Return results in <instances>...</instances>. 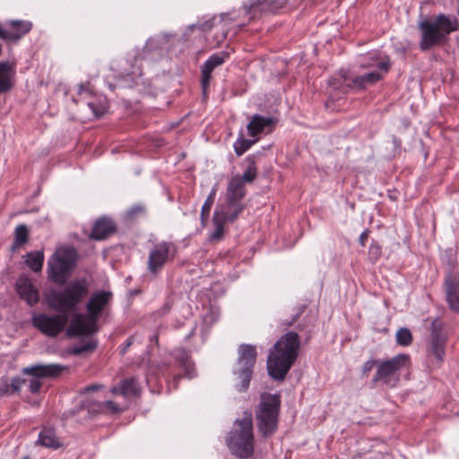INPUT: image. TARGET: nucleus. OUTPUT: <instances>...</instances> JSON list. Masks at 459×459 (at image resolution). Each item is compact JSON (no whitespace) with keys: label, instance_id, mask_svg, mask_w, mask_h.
<instances>
[{"label":"nucleus","instance_id":"f257e3e1","mask_svg":"<svg viewBox=\"0 0 459 459\" xmlns=\"http://www.w3.org/2000/svg\"><path fill=\"white\" fill-rule=\"evenodd\" d=\"M90 283L85 278L70 281L60 290H51L48 306L59 312L53 316L39 314L32 317V325L48 337H56L61 333L68 322L67 312L74 311L87 297Z\"/></svg>","mask_w":459,"mask_h":459},{"label":"nucleus","instance_id":"f03ea898","mask_svg":"<svg viewBox=\"0 0 459 459\" xmlns=\"http://www.w3.org/2000/svg\"><path fill=\"white\" fill-rule=\"evenodd\" d=\"M300 350V337L295 332L281 335L269 350L267 356L268 375L282 381L296 362Z\"/></svg>","mask_w":459,"mask_h":459},{"label":"nucleus","instance_id":"7ed1b4c3","mask_svg":"<svg viewBox=\"0 0 459 459\" xmlns=\"http://www.w3.org/2000/svg\"><path fill=\"white\" fill-rule=\"evenodd\" d=\"M418 28L421 34L420 48L426 51L444 42L450 33L456 31L459 22L455 17L441 13L431 20H421Z\"/></svg>","mask_w":459,"mask_h":459},{"label":"nucleus","instance_id":"20e7f679","mask_svg":"<svg viewBox=\"0 0 459 459\" xmlns=\"http://www.w3.org/2000/svg\"><path fill=\"white\" fill-rule=\"evenodd\" d=\"M227 445L232 454L240 458H248L254 453L255 438L253 433V418L250 412L245 411L242 419L234 422L229 434Z\"/></svg>","mask_w":459,"mask_h":459},{"label":"nucleus","instance_id":"39448f33","mask_svg":"<svg viewBox=\"0 0 459 459\" xmlns=\"http://www.w3.org/2000/svg\"><path fill=\"white\" fill-rule=\"evenodd\" d=\"M280 409V395L269 393H263L260 395L255 418L257 429L264 437H270L276 431Z\"/></svg>","mask_w":459,"mask_h":459},{"label":"nucleus","instance_id":"423d86ee","mask_svg":"<svg viewBox=\"0 0 459 459\" xmlns=\"http://www.w3.org/2000/svg\"><path fill=\"white\" fill-rule=\"evenodd\" d=\"M256 348L251 344H241L238 349V359L233 374L239 380L235 385L238 392L247 390L253 375V368L256 361Z\"/></svg>","mask_w":459,"mask_h":459},{"label":"nucleus","instance_id":"0eeeda50","mask_svg":"<svg viewBox=\"0 0 459 459\" xmlns=\"http://www.w3.org/2000/svg\"><path fill=\"white\" fill-rule=\"evenodd\" d=\"M75 256L74 248H57L48 261V278L57 284H64L74 265Z\"/></svg>","mask_w":459,"mask_h":459},{"label":"nucleus","instance_id":"6e6552de","mask_svg":"<svg viewBox=\"0 0 459 459\" xmlns=\"http://www.w3.org/2000/svg\"><path fill=\"white\" fill-rule=\"evenodd\" d=\"M176 247L170 242H160L155 245L149 252L147 269L152 275H157L165 264L173 260Z\"/></svg>","mask_w":459,"mask_h":459},{"label":"nucleus","instance_id":"1a4fd4ad","mask_svg":"<svg viewBox=\"0 0 459 459\" xmlns=\"http://www.w3.org/2000/svg\"><path fill=\"white\" fill-rule=\"evenodd\" d=\"M410 362V357L406 354H399L391 359L382 361L377 365V373L373 378L374 382L382 381L390 384L393 377L405 368Z\"/></svg>","mask_w":459,"mask_h":459},{"label":"nucleus","instance_id":"9d476101","mask_svg":"<svg viewBox=\"0 0 459 459\" xmlns=\"http://www.w3.org/2000/svg\"><path fill=\"white\" fill-rule=\"evenodd\" d=\"M97 322L89 314L76 313L70 321L66 334L70 337L93 334L98 331Z\"/></svg>","mask_w":459,"mask_h":459},{"label":"nucleus","instance_id":"9b49d317","mask_svg":"<svg viewBox=\"0 0 459 459\" xmlns=\"http://www.w3.org/2000/svg\"><path fill=\"white\" fill-rule=\"evenodd\" d=\"M230 57V54L226 51H221L219 53H215L212 55L204 64L202 67V88L204 93H206V91L210 85V81L212 78V71L224 64V62Z\"/></svg>","mask_w":459,"mask_h":459},{"label":"nucleus","instance_id":"f8f14e48","mask_svg":"<svg viewBox=\"0 0 459 459\" xmlns=\"http://www.w3.org/2000/svg\"><path fill=\"white\" fill-rule=\"evenodd\" d=\"M111 297L112 294L108 291L100 290L94 292L86 305L88 314L98 321L100 315L108 305Z\"/></svg>","mask_w":459,"mask_h":459},{"label":"nucleus","instance_id":"ddd939ff","mask_svg":"<svg viewBox=\"0 0 459 459\" xmlns=\"http://www.w3.org/2000/svg\"><path fill=\"white\" fill-rule=\"evenodd\" d=\"M444 288L449 308L459 314V281L451 273H448L444 281Z\"/></svg>","mask_w":459,"mask_h":459},{"label":"nucleus","instance_id":"4468645a","mask_svg":"<svg viewBox=\"0 0 459 459\" xmlns=\"http://www.w3.org/2000/svg\"><path fill=\"white\" fill-rule=\"evenodd\" d=\"M65 369V367L60 364H39L27 367L22 369V373L29 376L39 377H56Z\"/></svg>","mask_w":459,"mask_h":459},{"label":"nucleus","instance_id":"2eb2a0df","mask_svg":"<svg viewBox=\"0 0 459 459\" xmlns=\"http://www.w3.org/2000/svg\"><path fill=\"white\" fill-rule=\"evenodd\" d=\"M246 195V187L240 175L233 176L228 183L226 189V203L228 204H241Z\"/></svg>","mask_w":459,"mask_h":459},{"label":"nucleus","instance_id":"dca6fc26","mask_svg":"<svg viewBox=\"0 0 459 459\" xmlns=\"http://www.w3.org/2000/svg\"><path fill=\"white\" fill-rule=\"evenodd\" d=\"M16 290L22 299L28 305L34 306L39 300V294L37 288L27 277H20L16 282Z\"/></svg>","mask_w":459,"mask_h":459},{"label":"nucleus","instance_id":"f3484780","mask_svg":"<svg viewBox=\"0 0 459 459\" xmlns=\"http://www.w3.org/2000/svg\"><path fill=\"white\" fill-rule=\"evenodd\" d=\"M117 230L115 222L108 217L99 218L92 225L90 238L103 240L114 234Z\"/></svg>","mask_w":459,"mask_h":459},{"label":"nucleus","instance_id":"a211bd4d","mask_svg":"<svg viewBox=\"0 0 459 459\" xmlns=\"http://www.w3.org/2000/svg\"><path fill=\"white\" fill-rule=\"evenodd\" d=\"M226 222L227 212L225 211V207L217 208L212 217L214 230L210 235L211 241H220L222 239Z\"/></svg>","mask_w":459,"mask_h":459},{"label":"nucleus","instance_id":"6ab92c4d","mask_svg":"<svg viewBox=\"0 0 459 459\" xmlns=\"http://www.w3.org/2000/svg\"><path fill=\"white\" fill-rule=\"evenodd\" d=\"M275 122H276V119H274L272 117H264L259 115H255L251 118V121L247 125V128L248 134L251 136H255L258 134L264 132L265 128L272 127Z\"/></svg>","mask_w":459,"mask_h":459},{"label":"nucleus","instance_id":"aec40b11","mask_svg":"<svg viewBox=\"0 0 459 459\" xmlns=\"http://www.w3.org/2000/svg\"><path fill=\"white\" fill-rule=\"evenodd\" d=\"M174 357L178 364V367L184 369L185 377L192 378L195 376V366L190 360V354L185 349H176L174 351Z\"/></svg>","mask_w":459,"mask_h":459},{"label":"nucleus","instance_id":"412c9836","mask_svg":"<svg viewBox=\"0 0 459 459\" xmlns=\"http://www.w3.org/2000/svg\"><path fill=\"white\" fill-rule=\"evenodd\" d=\"M382 79V74L378 72H370L366 74L356 76L352 79L351 83L348 82L347 85L356 89H365L369 85L377 83Z\"/></svg>","mask_w":459,"mask_h":459},{"label":"nucleus","instance_id":"4be33fe9","mask_svg":"<svg viewBox=\"0 0 459 459\" xmlns=\"http://www.w3.org/2000/svg\"><path fill=\"white\" fill-rule=\"evenodd\" d=\"M36 443L39 446L54 449L61 446V443L59 442L55 430L49 428H45L39 432V438Z\"/></svg>","mask_w":459,"mask_h":459},{"label":"nucleus","instance_id":"5701e85b","mask_svg":"<svg viewBox=\"0 0 459 459\" xmlns=\"http://www.w3.org/2000/svg\"><path fill=\"white\" fill-rule=\"evenodd\" d=\"M13 71L6 63H0V94L8 91L13 87Z\"/></svg>","mask_w":459,"mask_h":459},{"label":"nucleus","instance_id":"b1692460","mask_svg":"<svg viewBox=\"0 0 459 459\" xmlns=\"http://www.w3.org/2000/svg\"><path fill=\"white\" fill-rule=\"evenodd\" d=\"M87 106L91 110L92 117L98 118L107 112L108 101L103 96L94 95L87 100Z\"/></svg>","mask_w":459,"mask_h":459},{"label":"nucleus","instance_id":"393cba45","mask_svg":"<svg viewBox=\"0 0 459 459\" xmlns=\"http://www.w3.org/2000/svg\"><path fill=\"white\" fill-rule=\"evenodd\" d=\"M43 263V250L30 252L26 255L25 264L30 269H31L35 273H39L42 270Z\"/></svg>","mask_w":459,"mask_h":459},{"label":"nucleus","instance_id":"a878e982","mask_svg":"<svg viewBox=\"0 0 459 459\" xmlns=\"http://www.w3.org/2000/svg\"><path fill=\"white\" fill-rule=\"evenodd\" d=\"M446 338L430 339L429 352L433 355L438 362H442L445 355Z\"/></svg>","mask_w":459,"mask_h":459},{"label":"nucleus","instance_id":"bb28decb","mask_svg":"<svg viewBox=\"0 0 459 459\" xmlns=\"http://www.w3.org/2000/svg\"><path fill=\"white\" fill-rule=\"evenodd\" d=\"M122 390L121 395L125 398L135 396L140 392L138 382L134 378H128L121 381Z\"/></svg>","mask_w":459,"mask_h":459},{"label":"nucleus","instance_id":"cd10ccee","mask_svg":"<svg viewBox=\"0 0 459 459\" xmlns=\"http://www.w3.org/2000/svg\"><path fill=\"white\" fill-rule=\"evenodd\" d=\"M29 239V230L28 228L23 225H18L14 231V240L13 244V249L25 244Z\"/></svg>","mask_w":459,"mask_h":459},{"label":"nucleus","instance_id":"c85d7f7f","mask_svg":"<svg viewBox=\"0 0 459 459\" xmlns=\"http://www.w3.org/2000/svg\"><path fill=\"white\" fill-rule=\"evenodd\" d=\"M216 191H217L216 187L212 188L211 193L207 196L204 204H203L202 211H201V221L204 224L205 223L206 220L209 217L211 208L215 200Z\"/></svg>","mask_w":459,"mask_h":459},{"label":"nucleus","instance_id":"c756f323","mask_svg":"<svg viewBox=\"0 0 459 459\" xmlns=\"http://www.w3.org/2000/svg\"><path fill=\"white\" fill-rule=\"evenodd\" d=\"M428 321H430V339L446 338L445 334H443V323L439 318H428L426 319V322Z\"/></svg>","mask_w":459,"mask_h":459},{"label":"nucleus","instance_id":"7c9ffc66","mask_svg":"<svg viewBox=\"0 0 459 459\" xmlns=\"http://www.w3.org/2000/svg\"><path fill=\"white\" fill-rule=\"evenodd\" d=\"M221 207H225V211L227 212V221H234L239 213L245 209V205L243 204H228L226 203V204Z\"/></svg>","mask_w":459,"mask_h":459},{"label":"nucleus","instance_id":"2f4dec72","mask_svg":"<svg viewBox=\"0 0 459 459\" xmlns=\"http://www.w3.org/2000/svg\"><path fill=\"white\" fill-rule=\"evenodd\" d=\"M397 344L409 346L412 342V334L408 328H400L395 334Z\"/></svg>","mask_w":459,"mask_h":459},{"label":"nucleus","instance_id":"473e14b6","mask_svg":"<svg viewBox=\"0 0 459 459\" xmlns=\"http://www.w3.org/2000/svg\"><path fill=\"white\" fill-rule=\"evenodd\" d=\"M97 347V342L94 340H88L86 342H82V343L75 345L72 348V353L75 355H80L83 352L92 351Z\"/></svg>","mask_w":459,"mask_h":459},{"label":"nucleus","instance_id":"72a5a7b5","mask_svg":"<svg viewBox=\"0 0 459 459\" xmlns=\"http://www.w3.org/2000/svg\"><path fill=\"white\" fill-rule=\"evenodd\" d=\"M255 141L245 139L241 134L234 143V150L238 156H241L246 152Z\"/></svg>","mask_w":459,"mask_h":459},{"label":"nucleus","instance_id":"f704fd0d","mask_svg":"<svg viewBox=\"0 0 459 459\" xmlns=\"http://www.w3.org/2000/svg\"><path fill=\"white\" fill-rule=\"evenodd\" d=\"M257 176V169L253 160H251L247 169H245L244 173L240 175V178H242L243 183H252Z\"/></svg>","mask_w":459,"mask_h":459},{"label":"nucleus","instance_id":"c9c22d12","mask_svg":"<svg viewBox=\"0 0 459 459\" xmlns=\"http://www.w3.org/2000/svg\"><path fill=\"white\" fill-rule=\"evenodd\" d=\"M121 410L120 406L113 401H105L98 403V411L100 412L117 413Z\"/></svg>","mask_w":459,"mask_h":459},{"label":"nucleus","instance_id":"e433bc0d","mask_svg":"<svg viewBox=\"0 0 459 459\" xmlns=\"http://www.w3.org/2000/svg\"><path fill=\"white\" fill-rule=\"evenodd\" d=\"M77 95L81 100H88L95 94H93V91L91 89V83L87 82L79 84Z\"/></svg>","mask_w":459,"mask_h":459},{"label":"nucleus","instance_id":"4c0bfd02","mask_svg":"<svg viewBox=\"0 0 459 459\" xmlns=\"http://www.w3.org/2000/svg\"><path fill=\"white\" fill-rule=\"evenodd\" d=\"M389 62H380L376 64L375 61L368 62V63H361L360 66L363 68H369V67H377L380 70H383L384 72H387L389 69Z\"/></svg>","mask_w":459,"mask_h":459},{"label":"nucleus","instance_id":"58836bf2","mask_svg":"<svg viewBox=\"0 0 459 459\" xmlns=\"http://www.w3.org/2000/svg\"><path fill=\"white\" fill-rule=\"evenodd\" d=\"M41 385L42 384L39 379L33 378L30 381L29 390L33 394L38 393L41 388Z\"/></svg>","mask_w":459,"mask_h":459},{"label":"nucleus","instance_id":"ea45409f","mask_svg":"<svg viewBox=\"0 0 459 459\" xmlns=\"http://www.w3.org/2000/svg\"><path fill=\"white\" fill-rule=\"evenodd\" d=\"M24 383L25 381L19 377L13 378L10 384V387L12 388L13 392H18Z\"/></svg>","mask_w":459,"mask_h":459},{"label":"nucleus","instance_id":"a19ab883","mask_svg":"<svg viewBox=\"0 0 459 459\" xmlns=\"http://www.w3.org/2000/svg\"><path fill=\"white\" fill-rule=\"evenodd\" d=\"M369 255L372 258L377 260L381 255V247L377 244H372L369 247Z\"/></svg>","mask_w":459,"mask_h":459},{"label":"nucleus","instance_id":"79ce46f5","mask_svg":"<svg viewBox=\"0 0 459 459\" xmlns=\"http://www.w3.org/2000/svg\"><path fill=\"white\" fill-rule=\"evenodd\" d=\"M141 68L136 65H133L130 71H125V74L132 77V80H134V77L141 75Z\"/></svg>","mask_w":459,"mask_h":459},{"label":"nucleus","instance_id":"37998d69","mask_svg":"<svg viewBox=\"0 0 459 459\" xmlns=\"http://www.w3.org/2000/svg\"><path fill=\"white\" fill-rule=\"evenodd\" d=\"M377 360H368L367 362H365L362 366V372L364 375H367L369 371H371L373 369V368L375 367V365H377Z\"/></svg>","mask_w":459,"mask_h":459},{"label":"nucleus","instance_id":"c03bdc74","mask_svg":"<svg viewBox=\"0 0 459 459\" xmlns=\"http://www.w3.org/2000/svg\"><path fill=\"white\" fill-rule=\"evenodd\" d=\"M265 2V0H249L248 4H245V8L247 10H250L251 8H254L255 6H258L260 4H263Z\"/></svg>","mask_w":459,"mask_h":459},{"label":"nucleus","instance_id":"a18cd8bd","mask_svg":"<svg viewBox=\"0 0 459 459\" xmlns=\"http://www.w3.org/2000/svg\"><path fill=\"white\" fill-rule=\"evenodd\" d=\"M100 388H101V385H88V386L84 387L81 393L86 394L89 392H94V391L100 390Z\"/></svg>","mask_w":459,"mask_h":459},{"label":"nucleus","instance_id":"49530a36","mask_svg":"<svg viewBox=\"0 0 459 459\" xmlns=\"http://www.w3.org/2000/svg\"><path fill=\"white\" fill-rule=\"evenodd\" d=\"M368 230H364L360 236H359V243L362 247H364L366 245V240L368 239Z\"/></svg>","mask_w":459,"mask_h":459},{"label":"nucleus","instance_id":"de8ad7c7","mask_svg":"<svg viewBox=\"0 0 459 459\" xmlns=\"http://www.w3.org/2000/svg\"><path fill=\"white\" fill-rule=\"evenodd\" d=\"M202 30L208 31L212 29V24L210 21L205 22L204 23H202L200 25H197Z\"/></svg>","mask_w":459,"mask_h":459},{"label":"nucleus","instance_id":"09e8293b","mask_svg":"<svg viewBox=\"0 0 459 459\" xmlns=\"http://www.w3.org/2000/svg\"><path fill=\"white\" fill-rule=\"evenodd\" d=\"M122 390V385L120 384L119 385L117 386H113L110 390V392L114 394V395H118L120 394L121 395V391Z\"/></svg>","mask_w":459,"mask_h":459},{"label":"nucleus","instance_id":"8fccbe9b","mask_svg":"<svg viewBox=\"0 0 459 459\" xmlns=\"http://www.w3.org/2000/svg\"><path fill=\"white\" fill-rule=\"evenodd\" d=\"M301 314V310H299L292 318L291 321L288 322V323H285L284 325H286L287 326H290L293 323H295L297 321V319L299 318V315Z\"/></svg>","mask_w":459,"mask_h":459},{"label":"nucleus","instance_id":"3c124183","mask_svg":"<svg viewBox=\"0 0 459 459\" xmlns=\"http://www.w3.org/2000/svg\"><path fill=\"white\" fill-rule=\"evenodd\" d=\"M169 308H170L169 305V304H165V306H164V312H163V314H165L166 312H168V311L169 310Z\"/></svg>","mask_w":459,"mask_h":459},{"label":"nucleus","instance_id":"603ef678","mask_svg":"<svg viewBox=\"0 0 459 459\" xmlns=\"http://www.w3.org/2000/svg\"><path fill=\"white\" fill-rule=\"evenodd\" d=\"M132 344V340L129 339L126 342V349L128 348Z\"/></svg>","mask_w":459,"mask_h":459},{"label":"nucleus","instance_id":"864d4df0","mask_svg":"<svg viewBox=\"0 0 459 459\" xmlns=\"http://www.w3.org/2000/svg\"><path fill=\"white\" fill-rule=\"evenodd\" d=\"M151 43H152V40H151V39H149V40L147 41V43H146L145 48H148V47H149V45H150Z\"/></svg>","mask_w":459,"mask_h":459},{"label":"nucleus","instance_id":"5fc2aeb1","mask_svg":"<svg viewBox=\"0 0 459 459\" xmlns=\"http://www.w3.org/2000/svg\"><path fill=\"white\" fill-rule=\"evenodd\" d=\"M180 377H181L180 376H175V378H176V379H178V378H180Z\"/></svg>","mask_w":459,"mask_h":459},{"label":"nucleus","instance_id":"6e6d98bb","mask_svg":"<svg viewBox=\"0 0 459 459\" xmlns=\"http://www.w3.org/2000/svg\"><path fill=\"white\" fill-rule=\"evenodd\" d=\"M22 459H30V458H29L28 456H25V457H23V458H22Z\"/></svg>","mask_w":459,"mask_h":459},{"label":"nucleus","instance_id":"4d7b16f0","mask_svg":"<svg viewBox=\"0 0 459 459\" xmlns=\"http://www.w3.org/2000/svg\"><path fill=\"white\" fill-rule=\"evenodd\" d=\"M458 13H459V9H458Z\"/></svg>","mask_w":459,"mask_h":459}]
</instances>
